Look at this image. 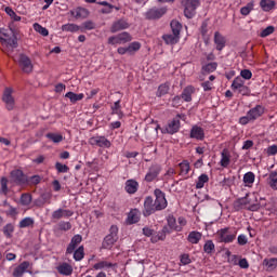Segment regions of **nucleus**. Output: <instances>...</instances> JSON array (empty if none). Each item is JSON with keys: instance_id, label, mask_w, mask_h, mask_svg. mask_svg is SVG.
<instances>
[{"instance_id": "nucleus-56", "label": "nucleus", "mask_w": 277, "mask_h": 277, "mask_svg": "<svg viewBox=\"0 0 277 277\" xmlns=\"http://www.w3.org/2000/svg\"><path fill=\"white\" fill-rule=\"evenodd\" d=\"M42 177L40 175H32L28 177V185H39Z\"/></svg>"}, {"instance_id": "nucleus-15", "label": "nucleus", "mask_w": 277, "mask_h": 277, "mask_svg": "<svg viewBox=\"0 0 277 277\" xmlns=\"http://www.w3.org/2000/svg\"><path fill=\"white\" fill-rule=\"evenodd\" d=\"M123 29H129V22H127L124 18H121L113 23L110 27V34H118V31H122Z\"/></svg>"}, {"instance_id": "nucleus-59", "label": "nucleus", "mask_w": 277, "mask_h": 277, "mask_svg": "<svg viewBox=\"0 0 277 277\" xmlns=\"http://www.w3.org/2000/svg\"><path fill=\"white\" fill-rule=\"evenodd\" d=\"M1 194L8 196V180L5 177L1 179Z\"/></svg>"}, {"instance_id": "nucleus-20", "label": "nucleus", "mask_w": 277, "mask_h": 277, "mask_svg": "<svg viewBox=\"0 0 277 277\" xmlns=\"http://www.w3.org/2000/svg\"><path fill=\"white\" fill-rule=\"evenodd\" d=\"M69 14L71 16H74V18H88V16H90V11H88V9L85 8H81L78 6L76 9H72L71 11H69Z\"/></svg>"}, {"instance_id": "nucleus-4", "label": "nucleus", "mask_w": 277, "mask_h": 277, "mask_svg": "<svg viewBox=\"0 0 277 277\" xmlns=\"http://www.w3.org/2000/svg\"><path fill=\"white\" fill-rule=\"evenodd\" d=\"M167 13H168V6H162V8L154 6L145 13V18L147 21H159V18H162L163 16H166Z\"/></svg>"}, {"instance_id": "nucleus-28", "label": "nucleus", "mask_w": 277, "mask_h": 277, "mask_svg": "<svg viewBox=\"0 0 277 277\" xmlns=\"http://www.w3.org/2000/svg\"><path fill=\"white\" fill-rule=\"evenodd\" d=\"M162 40L166 42V44H179V41L181 40V36L172 34H166L162 36Z\"/></svg>"}, {"instance_id": "nucleus-61", "label": "nucleus", "mask_w": 277, "mask_h": 277, "mask_svg": "<svg viewBox=\"0 0 277 277\" xmlns=\"http://www.w3.org/2000/svg\"><path fill=\"white\" fill-rule=\"evenodd\" d=\"M120 109H121L120 101L115 102L114 105L111 106L113 114L120 115L121 114Z\"/></svg>"}, {"instance_id": "nucleus-22", "label": "nucleus", "mask_w": 277, "mask_h": 277, "mask_svg": "<svg viewBox=\"0 0 277 277\" xmlns=\"http://www.w3.org/2000/svg\"><path fill=\"white\" fill-rule=\"evenodd\" d=\"M75 215V212L71 210L66 209H57L52 213V220H62V217H72Z\"/></svg>"}, {"instance_id": "nucleus-47", "label": "nucleus", "mask_w": 277, "mask_h": 277, "mask_svg": "<svg viewBox=\"0 0 277 277\" xmlns=\"http://www.w3.org/2000/svg\"><path fill=\"white\" fill-rule=\"evenodd\" d=\"M62 31H70L71 34H75L79 31V26L77 24H65L62 26Z\"/></svg>"}, {"instance_id": "nucleus-33", "label": "nucleus", "mask_w": 277, "mask_h": 277, "mask_svg": "<svg viewBox=\"0 0 277 277\" xmlns=\"http://www.w3.org/2000/svg\"><path fill=\"white\" fill-rule=\"evenodd\" d=\"M202 239V233L193 230L187 236L188 243L197 245L200 243V240Z\"/></svg>"}, {"instance_id": "nucleus-30", "label": "nucleus", "mask_w": 277, "mask_h": 277, "mask_svg": "<svg viewBox=\"0 0 277 277\" xmlns=\"http://www.w3.org/2000/svg\"><path fill=\"white\" fill-rule=\"evenodd\" d=\"M170 234V229H168V226H164L160 232L157 233V235L151 237V242L157 243V241H166V236Z\"/></svg>"}, {"instance_id": "nucleus-25", "label": "nucleus", "mask_w": 277, "mask_h": 277, "mask_svg": "<svg viewBox=\"0 0 277 277\" xmlns=\"http://www.w3.org/2000/svg\"><path fill=\"white\" fill-rule=\"evenodd\" d=\"M56 269L61 276H72V265L66 262L61 263Z\"/></svg>"}, {"instance_id": "nucleus-5", "label": "nucleus", "mask_w": 277, "mask_h": 277, "mask_svg": "<svg viewBox=\"0 0 277 277\" xmlns=\"http://www.w3.org/2000/svg\"><path fill=\"white\" fill-rule=\"evenodd\" d=\"M131 40H133L131 34L123 31L118 35L109 37L107 42L111 47H116V44H127V42H131Z\"/></svg>"}, {"instance_id": "nucleus-43", "label": "nucleus", "mask_w": 277, "mask_h": 277, "mask_svg": "<svg viewBox=\"0 0 277 277\" xmlns=\"http://www.w3.org/2000/svg\"><path fill=\"white\" fill-rule=\"evenodd\" d=\"M203 252H206V254H213V252H215V243H213V240L206 241Z\"/></svg>"}, {"instance_id": "nucleus-29", "label": "nucleus", "mask_w": 277, "mask_h": 277, "mask_svg": "<svg viewBox=\"0 0 277 277\" xmlns=\"http://www.w3.org/2000/svg\"><path fill=\"white\" fill-rule=\"evenodd\" d=\"M140 210L133 209L128 213L127 224H137V222H140Z\"/></svg>"}, {"instance_id": "nucleus-35", "label": "nucleus", "mask_w": 277, "mask_h": 277, "mask_svg": "<svg viewBox=\"0 0 277 277\" xmlns=\"http://www.w3.org/2000/svg\"><path fill=\"white\" fill-rule=\"evenodd\" d=\"M217 70V63H208L206 65H202L201 67V72L202 75H210V72H215Z\"/></svg>"}, {"instance_id": "nucleus-38", "label": "nucleus", "mask_w": 277, "mask_h": 277, "mask_svg": "<svg viewBox=\"0 0 277 277\" xmlns=\"http://www.w3.org/2000/svg\"><path fill=\"white\" fill-rule=\"evenodd\" d=\"M128 47V55H135L140 49H142V43L138 41H134L129 43Z\"/></svg>"}, {"instance_id": "nucleus-36", "label": "nucleus", "mask_w": 277, "mask_h": 277, "mask_svg": "<svg viewBox=\"0 0 277 277\" xmlns=\"http://www.w3.org/2000/svg\"><path fill=\"white\" fill-rule=\"evenodd\" d=\"M170 92V82H164L158 87V90L156 92V96L158 98H161V96H166Z\"/></svg>"}, {"instance_id": "nucleus-3", "label": "nucleus", "mask_w": 277, "mask_h": 277, "mask_svg": "<svg viewBox=\"0 0 277 277\" xmlns=\"http://www.w3.org/2000/svg\"><path fill=\"white\" fill-rule=\"evenodd\" d=\"M182 5L186 18H193L196 16V10L200 6V0H182Z\"/></svg>"}, {"instance_id": "nucleus-48", "label": "nucleus", "mask_w": 277, "mask_h": 277, "mask_svg": "<svg viewBox=\"0 0 277 277\" xmlns=\"http://www.w3.org/2000/svg\"><path fill=\"white\" fill-rule=\"evenodd\" d=\"M34 219L32 217H25L19 222V228H29V226H34Z\"/></svg>"}, {"instance_id": "nucleus-64", "label": "nucleus", "mask_w": 277, "mask_h": 277, "mask_svg": "<svg viewBox=\"0 0 277 277\" xmlns=\"http://www.w3.org/2000/svg\"><path fill=\"white\" fill-rule=\"evenodd\" d=\"M181 263L182 265H189V263H192V259H189V254H182Z\"/></svg>"}, {"instance_id": "nucleus-53", "label": "nucleus", "mask_w": 277, "mask_h": 277, "mask_svg": "<svg viewBox=\"0 0 277 277\" xmlns=\"http://www.w3.org/2000/svg\"><path fill=\"white\" fill-rule=\"evenodd\" d=\"M274 31H276V28L274 26H268L261 31L260 37L267 38V36H272Z\"/></svg>"}, {"instance_id": "nucleus-18", "label": "nucleus", "mask_w": 277, "mask_h": 277, "mask_svg": "<svg viewBox=\"0 0 277 277\" xmlns=\"http://www.w3.org/2000/svg\"><path fill=\"white\" fill-rule=\"evenodd\" d=\"M161 168L159 166H151L145 175V181L147 183H153V181L159 176Z\"/></svg>"}, {"instance_id": "nucleus-21", "label": "nucleus", "mask_w": 277, "mask_h": 277, "mask_svg": "<svg viewBox=\"0 0 277 277\" xmlns=\"http://www.w3.org/2000/svg\"><path fill=\"white\" fill-rule=\"evenodd\" d=\"M189 136L192 140H198L199 142H202V140H205V129L198 126H193Z\"/></svg>"}, {"instance_id": "nucleus-52", "label": "nucleus", "mask_w": 277, "mask_h": 277, "mask_svg": "<svg viewBox=\"0 0 277 277\" xmlns=\"http://www.w3.org/2000/svg\"><path fill=\"white\" fill-rule=\"evenodd\" d=\"M72 228V224L70 222L61 221L58 223V230L68 232Z\"/></svg>"}, {"instance_id": "nucleus-26", "label": "nucleus", "mask_w": 277, "mask_h": 277, "mask_svg": "<svg viewBox=\"0 0 277 277\" xmlns=\"http://www.w3.org/2000/svg\"><path fill=\"white\" fill-rule=\"evenodd\" d=\"M262 265L266 272H274L277 269V258L264 259Z\"/></svg>"}, {"instance_id": "nucleus-32", "label": "nucleus", "mask_w": 277, "mask_h": 277, "mask_svg": "<svg viewBox=\"0 0 277 277\" xmlns=\"http://www.w3.org/2000/svg\"><path fill=\"white\" fill-rule=\"evenodd\" d=\"M220 166L222 168H226L227 166H230V151L227 148L223 149L221 153Z\"/></svg>"}, {"instance_id": "nucleus-37", "label": "nucleus", "mask_w": 277, "mask_h": 277, "mask_svg": "<svg viewBox=\"0 0 277 277\" xmlns=\"http://www.w3.org/2000/svg\"><path fill=\"white\" fill-rule=\"evenodd\" d=\"M84 96L85 95L83 93L77 94L75 92H67L65 94V98H69L70 103H77L79 101H83Z\"/></svg>"}, {"instance_id": "nucleus-63", "label": "nucleus", "mask_w": 277, "mask_h": 277, "mask_svg": "<svg viewBox=\"0 0 277 277\" xmlns=\"http://www.w3.org/2000/svg\"><path fill=\"white\" fill-rule=\"evenodd\" d=\"M96 27V25H94V22L92 21H87L83 23V28L87 29L88 31H92V29H94Z\"/></svg>"}, {"instance_id": "nucleus-55", "label": "nucleus", "mask_w": 277, "mask_h": 277, "mask_svg": "<svg viewBox=\"0 0 277 277\" xmlns=\"http://www.w3.org/2000/svg\"><path fill=\"white\" fill-rule=\"evenodd\" d=\"M55 168H56L57 172L61 174H66V172H68V170H70L68 168V166L62 164L61 162H56Z\"/></svg>"}, {"instance_id": "nucleus-62", "label": "nucleus", "mask_w": 277, "mask_h": 277, "mask_svg": "<svg viewBox=\"0 0 277 277\" xmlns=\"http://www.w3.org/2000/svg\"><path fill=\"white\" fill-rule=\"evenodd\" d=\"M266 153L269 157H274V155H277V145L268 146Z\"/></svg>"}, {"instance_id": "nucleus-23", "label": "nucleus", "mask_w": 277, "mask_h": 277, "mask_svg": "<svg viewBox=\"0 0 277 277\" xmlns=\"http://www.w3.org/2000/svg\"><path fill=\"white\" fill-rule=\"evenodd\" d=\"M214 44L216 47V51H223L224 47H226V38H224L220 31L214 32Z\"/></svg>"}, {"instance_id": "nucleus-6", "label": "nucleus", "mask_w": 277, "mask_h": 277, "mask_svg": "<svg viewBox=\"0 0 277 277\" xmlns=\"http://www.w3.org/2000/svg\"><path fill=\"white\" fill-rule=\"evenodd\" d=\"M221 243H233L237 238L236 232H230L229 227L222 228L217 232Z\"/></svg>"}, {"instance_id": "nucleus-40", "label": "nucleus", "mask_w": 277, "mask_h": 277, "mask_svg": "<svg viewBox=\"0 0 277 277\" xmlns=\"http://www.w3.org/2000/svg\"><path fill=\"white\" fill-rule=\"evenodd\" d=\"M206 183H209V175H207V173H202L197 179L196 189H202V187H205Z\"/></svg>"}, {"instance_id": "nucleus-54", "label": "nucleus", "mask_w": 277, "mask_h": 277, "mask_svg": "<svg viewBox=\"0 0 277 277\" xmlns=\"http://www.w3.org/2000/svg\"><path fill=\"white\" fill-rule=\"evenodd\" d=\"M21 205H23V207H29V205H31V196L29 194H23L21 196Z\"/></svg>"}, {"instance_id": "nucleus-58", "label": "nucleus", "mask_w": 277, "mask_h": 277, "mask_svg": "<svg viewBox=\"0 0 277 277\" xmlns=\"http://www.w3.org/2000/svg\"><path fill=\"white\" fill-rule=\"evenodd\" d=\"M240 77L241 79L249 81V79H252V71L250 69H242L240 71Z\"/></svg>"}, {"instance_id": "nucleus-45", "label": "nucleus", "mask_w": 277, "mask_h": 277, "mask_svg": "<svg viewBox=\"0 0 277 277\" xmlns=\"http://www.w3.org/2000/svg\"><path fill=\"white\" fill-rule=\"evenodd\" d=\"M168 226L172 228V230H176L177 233H181L183 230V227L176 225V219L174 216L168 217Z\"/></svg>"}, {"instance_id": "nucleus-34", "label": "nucleus", "mask_w": 277, "mask_h": 277, "mask_svg": "<svg viewBox=\"0 0 277 277\" xmlns=\"http://www.w3.org/2000/svg\"><path fill=\"white\" fill-rule=\"evenodd\" d=\"M260 6L262 8L263 12H271L276 8V1L274 0H261Z\"/></svg>"}, {"instance_id": "nucleus-46", "label": "nucleus", "mask_w": 277, "mask_h": 277, "mask_svg": "<svg viewBox=\"0 0 277 277\" xmlns=\"http://www.w3.org/2000/svg\"><path fill=\"white\" fill-rule=\"evenodd\" d=\"M255 179L256 176L254 175V173L252 171H249L243 175V183H246L248 186L252 185Z\"/></svg>"}, {"instance_id": "nucleus-7", "label": "nucleus", "mask_w": 277, "mask_h": 277, "mask_svg": "<svg viewBox=\"0 0 277 277\" xmlns=\"http://www.w3.org/2000/svg\"><path fill=\"white\" fill-rule=\"evenodd\" d=\"M11 183L15 185H29V177L21 169L11 171Z\"/></svg>"}, {"instance_id": "nucleus-27", "label": "nucleus", "mask_w": 277, "mask_h": 277, "mask_svg": "<svg viewBox=\"0 0 277 277\" xmlns=\"http://www.w3.org/2000/svg\"><path fill=\"white\" fill-rule=\"evenodd\" d=\"M124 189L127 194H135L137 193V189H140V184L135 180H128Z\"/></svg>"}, {"instance_id": "nucleus-51", "label": "nucleus", "mask_w": 277, "mask_h": 277, "mask_svg": "<svg viewBox=\"0 0 277 277\" xmlns=\"http://www.w3.org/2000/svg\"><path fill=\"white\" fill-rule=\"evenodd\" d=\"M34 29L37 31V34H40L41 36H49V29L45 27H42V25L35 23L34 24Z\"/></svg>"}, {"instance_id": "nucleus-50", "label": "nucleus", "mask_w": 277, "mask_h": 277, "mask_svg": "<svg viewBox=\"0 0 277 277\" xmlns=\"http://www.w3.org/2000/svg\"><path fill=\"white\" fill-rule=\"evenodd\" d=\"M14 233V225H12V223L6 224L3 227V234L5 235V237L8 239H12V234Z\"/></svg>"}, {"instance_id": "nucleus-49", "label": "nucleus", "mask_w": 277, "mask_h": 277, "mask_svg": "<svg viewBox=\"0 0 277 277\" xmlns=\"http://www.w3.org/2000/svg\"><path fill=\"white\" fill-rule=\"evenodd\" d=\"M83 256H85L83 246H80L76 251H74L75 261H83Z\"/></svg>"}, {"instance_id": "nucleus-19", "label": "nucleus", "mask_w": 277, "mask_h": 277, "mask_svg": "<svg viewBox=\"0 0 277 277\" xmlns=\"http://www.w3.org/2000/svg\"><path fill=\"white\" fill-rule=\"evenodd\" d=\"M81 241H83V237L79 234L75 235L66 249V254H72Z\"/></svg>"}, {"instance_id": "nucleus-8", "label": "nucleus", "mask_w": 277, "mask_h": 277, "mask_svg": "<svg viewBox=\"0 0 277 277\" xmlns=\"http://www.w3.org/2000/svg\"><path fill=\"white\" fill-rule=\"evenodd\" d=\"M154 195L156 196V199L154 201L156 210L163 211V209H166V207H168V200L166 199V193H162L161 189L156 188L154 190Z\"/></svg>"}, {"instance_id": "nucleus-24", "label": "nucleus", "mask_w": 277, "mask_h": 277, "mask_svg": "<svg viewBox=\"0 0 277 277\" xmlns=\"http://www.w3.org/2000/svg\"><path fill=\"white\" fill-rule=\"evenodd\" d=\"M195 92L196 88H194V85H187L186 88H184L181 94V98H183L185 103H192V95L195 94Z\"/></svg>"}, {"instance_id": "nucleus-57", "label": "nucleus", "mask_w": 277, "mask_h": 277, "mask_svg": "<svg viewBox=\"0 0 277 277\" xmlns=\"http://www.w3.org/2000/svg\"><path fill=\"white\" fill-rule=\"evenodd\" d=\"M252 10H253V5L249 3L246 6H242L240 9V14H242V16H248V14L252 12Z\"/></svg>"}, {"instance_id": "nucleus-17", "label": "nucleus", "mask_w": 277, "mask_h": 277, "mask_svg": "<svg viewBox=\"0 0 277 277\" xmlns=\"http://www.w3.org/2000/svg\"><path fill=\"white\" fill-rule=\"evenodd\" d=\"M179 129H181V119L180 117H175L170 121L166 128L167 133L170 135H174V133H179Z\"/></svg>"}, {"instance_id": "nucleus-2", "label": "nucleus", "mask_w": 277, "mask_h": 277, "mask_svg": "<svg viewBox=\"0 0 277 277\" xmlns=\"http://www.w3.org/2000/svg\"><path fill=\"white\" fill-rule=\"evenodd\" d=\"M116 241H118V226L113 225L109 229V234L102 242L103 250H111Z\"/></svg>"}, {"instance_id": "nucleus-10", "label": "nucleus", "mask_w": 277, "mask_h": 277, "mask_svg": "<svg viewBox=\"0 0 277 277\" xmlns=\"http://www.w3.org/2000/svg\"><path fill=\"white\" fill-rule=\"evenodd\" d=\"M18 66L23 72L29 75L34 72V64L31 63V58L25 54H19Z\"/></svg>"}, {"instance_id": "nucleus-1", "label": "nucleus", "mask_w": 277, "mask_h": 277, "mask_svg": "<svg viewBox=\"0 0 277 277\" xmlns=\"http://www.w3.org/2000/svg\"><path fill=\"white\" fill-rule=\"evenodd\" d=\"M0 41L6 49H16L18 47V39L12 28H0Z\"/></svg>"}, {"instance_id": "nucleus-60", "label": "nucleus", "mask_w": 277, "mask_h": 277, "mask_svg": "<svg viewBox=\"0 0 277 277\" xmlns=\"http://www.w3.org/2000/svg\"><path fill=\"white\" fill-rule=\"evenodd\" d=\"M201 88L203 92H211V90H213V83L211 81H205L201 83Z\"/></svg>"}, {"instance_id": "nucleus-41", "label": "nucleus", "mask_w": 277, "mask_h": 277, "mask_svg": "<svg viewBox=\"0 0 277 277\" xmlns=\"http://www.w3.org/2000/svg\"><path fill=\"white\" fill-rule=\"evenodd\" d=\"M171 30L172 34H175L176 36H181V29H183V25L176 19L171 21Z\"/></svg>"}, {"instance_id": "nucleus-13", "label": "nucleus", "mask_w": 277, "mask_h": 277, "mask_svg": "<svg viewBox=\"0 0 277 277\" xmlns=\"http://www.w3.org/2000/svg\"><path fill=\"white\" fill-rule=\"evenodd\" d=\"M157 211V208L155 206V201L153 200V197H146L144 200V209H143V215L145 217H148V215H153Z\"/></svg>"}, {"instance_id": "nucleus-42", "label": "nucleus", "mask_w": 277, "mask_h": 277, "mask_svg": "<svg viewBox=\"0 0 277 277\" xmlns=\"http://www.w3.org/2000/svg\"><path fill=\"white\" fill-rule=\"evenodd\" d=\"M48 140H51L54 144H60V142H64V135L57 133H48L45 135Z\"/></svg>"}, {"instance_id": "nucleus-44", "label": "nucleus", "mask_w": 277, "mask_h": 277, "mask_svg": "<svg viewBox=\"0 0 277 277\" xmlns=\"http://www.w3.org/2000/svg\"><path fill=\"white\" fill-rule=\"evenodd\" d=\"M268 184L272 189H277V172L272 171L268 175Z\"/></svg>"}, {"instance_id": "nucleus-14", "label": "nucleus", "mask_w": 277, "mask_h": 277, "mask_svg": "<svg viewBox=\"0 0 277 277\" xmlns=\"http://www.w3.org/2000/svg\"><path fill=\"white\" fill-rule=\"evenodd\" d=\"M93 269H95V272H98V269H106V272H109V269H111L113 272H116V269H118V263L100 261L93 265Z\"/></svg>"}, {"instance_id": "nucleus-39", "label": "nucleus", "mask_w": 277, "mask_h": 277, "mask_svg": "<svg viewBox=\"0 0 277 277\" xmlns=\"http://www.w3.org/2000/svg\"><path fill=\"white\" fill-rule=\"evenodd\" d=\"M180 168V174L182 176H187L189 174V170H192V167L189 166V161L183 160L182 162L179 163Z\"/></svg>"}, {"instance_id": "nucleus-16", "label": "nucleus", "mask_w": 277, "mask_h": 277, "mask_svg": "<svg viewBox=\"0 0 277 277\" xmlns=\"http://www.w3.org/2000/svg\"><path fill=\"white\" fill-rule=\"evenodd\" d=\"M247 114L252 121L259 120V118H261V116L265 114V107L263 105H256L255 107L251 108Z\"/></svg>"}, {"instance_id": "nucleus-12", "label": "nucleus", "mask_w": 277, "mask_h": 277, "mask_svg": "<svg viewBox=\"0 0 277 277\" xmlns=\"http://www.w3.org/2000/svg\"><path fill=\"white\" fill-rule=\"evenodd\" d=\"M91 146H98L100 148H111V141H108L105 136H93L89 140Z\"/></svg>"}, {"instance_id": "nucleus-31", "label": "nucleus", "mask_w": 277, "mask_h": 277, "mask_svg": "<svg viewBox=\"0 0 277 277\" xmlns=\"http://www.w3.org/2000/svg\"><path fill=\"white\" fill-rule=\"evenodd\" d=\"M29 269V262L25 261L21 263L17 267L14 268L13 271V276L14 277H22L25 272Z\"/></svg>"}, {"instance_id": "nucleus-11", "label": "nucleus", "mask_w": 277, "mask_h": 277, "mask_svg": "<svg viewBox=\"0 0 277 277\" xmlns=\"http://www.w3.org/2000/svg\"><path fill=\"white\" fill-rule=\"evenodd\" d=\"M13 92L14 90H12V88H5L2 95V101L5 104L8 111H12L16 105L14 96H12Z\"/></svg>"}, {"instance_id": "nucleus-9", "label": "nucleus", "mask_w": 277, "mask_h": 277, "mask_svg": "<svg viewBox=\"0 0 277 277\" xmlns=\"http://www.w3.org/2000/svg\"><path fill=\"white\" fill-rule=\"evenodd\" d=\"M232 90L238 91L239 94H242V96H246L249 94L250 89L248 85H246V80H243L241 77H236L232 82Z\"/></svg>"}]
</instances>
